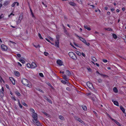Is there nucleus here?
Returning <instances> with one entry per match:
<instances>
[{
  "instance_id": "obj_1",
  "label": "nucleus",
  "mask_w": 126,
  "mask_h": 126,
  "mask_svg": "<svg viewBox=\"0 0 126 126\" xmlns=\"http://www.w3.org/2000/svg\"><path fill=\"white\" fill-rule=\"evenodd\" d=\"M33 119L32 120L33 122L38 126H42L40 122L38 120L37 114L36 113H33L32 115Z\"/></svg>"
},
{
  "instance_id": "obj_2",
  "label": "nucleus",
  "mask_w": 126,
  "mask_h": 126,
  "mask_svg": "<svg viewBox=\"0 0 126 126\" xmlns=\"http://www.w3.org/2000/svg\"><path fill=\"white\" fill-rule=\"evenodd\" d=\"M22 83L24 85L29 87L30 88L32 87V84L30 81L27 80L24 78L22 79L21 80Z\"/></svg>"
},
{
  "instance_id": "obj_3",
  "label": "nucleus",
  "mask_w": 126,
  "mask_h": 126,
  "mask_svg": "<svg viewBox=\"0 0 126 126\" xmlns=\"http://www.w3.org/2000/svg\"><path fill=\"white\" fill-rule=\"evenodd\" d=\"M69 56L74 60H76L77 58L75 54L72 52H70L68 53Z\"/></svg>"
},
{
  "instance_id": "obj_4",
  "label": "nucleus",
  "mask_w": 126,
  "mask_h": 126,
  "mask_svg": "<svg viewBox=\"0 0 126 126\" xmlns=\"http://www.w3.org/2000/svg\"><path fill=\"white\" fill-rule=\"evenodd\" d=\"M86 84L88 87L90 89H92L93 88L92 84L89 81L87 82H86Z\"/></svg>"
},
{
  "instance_id": "obj_5",
  "label": "nucleus",
  "mask_w": 126,
  "mask_h": 126,
  "mask_svg": "<svg viewBox=\"0 0 126 126\" xmlns=\"http://www.w3.org/2000/svg\"><path fill=\"white\" fill-rule=\"evenodd\" d=\"M75 35L79 37V39L81 41L84 43L87 44V42L86 40L84 39V38H80V37L78 35H77L76 34H75Z\"/></svg>"
},
{
  "instance_id": "obj_6",
  "label": "nucleus",
  "mask_w": 126,
  "mask_h": 126,
  "mask_svg": "<svg viewBox=\"0 0 126 126\" xmlns=\"http://www.w3.org/2000/svg\"><path fill=\"white\" fill-rule=\"evenodd\" d=\"M74 118L76 120L79 121L82 124H83L84 123V122L82 121L78 117L75 116L74 117Z\"/></svg>"
},
{
  "instance_id": "obj_7",
  "label": "nucleus",
  "mask_w": 126,
  "mask_h": 126,
  "mask_svg": "<svg viewBox=\"0 0 126 126\" xmlns=\"http://www.w3.org/2000/svg\"><path fill=\"white\" fill-rule=\"evenodd\" d=\"M2 49L3 51H5L8 49L7 47L4 45H2L1 46Z\"/></svg>"
},
{
  "instance_id": "obj_8",
  "label": "nucleus",
  "mask_w": 126,
  "mask_h": 126,
  "mask_svg": "<svg viewBox=\"0 0 126 126\" xmlns=\"http://www.w3.org/2000/svg\"><path fill=\"white\" fill-rule=\"evenodd\" d=\"M55 46L56 47H59V40H56L55 42Z\"/></svg>"
},
{
  "instance_id": "obj_9",
  "label": "nucleus",
  "mask_w": 126,
  "mask_h": 126,
  "mask_svg": "<svg viewBox=\"0 0 126 126\" xmlns=\"http://www.w3.org/2000/svg\"><path fill=\"white\" fill-rule=\"evenodd\" d=\"M37 66L36 64L33 62H32L31 64V68H34Z\"/></svg>"
},
{
  "instance_id": "obj_10",
  "label": "nucleus",
  "mask_w": 126,
  "mask_h": 126,
  "mask_svg": "<svg viewBox=\"0 0 126 126\" xmlns=\"http://www.w3.org/2000/svg\"><path fill=\"white\" fill-rule=\"evenodd\" d=\"M57 63L58 65L60 66H61L63 64L62 61L60 60H58L57 61Z\"/></svg>"
},
{
  "instance_id": "obj_11",
  "label": "nucleus",
  "mask_w": 126,
  "mask_h": 126,
  "mask_svg": "<svg viewBox=\"0 0 126 126\" xmlns=\"http://www.w3.org/2000/svg\"><path fill=\"white\" fill-rule=\"evenodd\" d=\"M112 101L113 102L114 105L117 106H119L118 102L116 101H114L113 100H112Z\"/></svg>"
},
{
  "instance_id": "obj_12",
  "label": "nucleus",
  "mask_w": 126,
  "mask_h": 126,
  "mask_svg": "<svg viewBox=\"0 0 126 126\" xmlns=\"http://www.w3.org/2000/svg\"><path fill=\"white\" fill-rule=\"evenodd\" d=\"M14 73L15 75L19 77L20 75V73L19 72L17 71H15Z\"/></svg>"
},
{
  "instance_id": "obj_13",
  "label": "nucleus",
  "mask_w": 126,
  "mask_h": 126,
  "mask_svg": "<svg viewBox=\"0 0 126 126\" xmlns=\"http://www.w3.org/2000/svg\"><path fill=\"white\" fill-rule=\"evenodd\" d=\"M10 80L12 81L13 84L15 85V80L12 77L10 78Z\"/></svg>"
},
{
  "instance_id": "obj_14",
  "label": "nucleus",
  "mask_w": 126,
  "mask_h": 126,
  "mask_svg": "<svg viewBox=\"0 0 126 126\" xmlns=\"http://www.w3.org/2000/svg\"><path fill=\"white\" fill-rule=\"evenodd\" d=\"M112 120L118 125L119 126H122L121 125L119 124V122H118L114 119H112Z\"/></svg>"
},
{
  "instance_id": "obj_15",
  "label": "nucleus",
  "mask_w": 126,
  "mask_h": 126,
  "mask_svg": "<svg viewBox=\"0 0 126 126\" xmlns=\"http://www.w3.org/2000/svg\"><path fill=\"white\" fill-rule=\"evenodd\" d=\"M120 108L123 112L124 113H125V110L124 108L122 106H120Z\"/></svg>"
},
{
  "instance_id": "obj_16",
  "label": "nucleus",
  "mask_w": 126,
  "mask_h": 126,
  "mask_svg": "<svg viewBox=\"0 0 126 126\" xmlns=\"http://www.w3.org/2000/svg\"><path fill=\"white\" fill-rule=\"evenodd\" d=\"M30 10L32 15V16L33 18H35V17L34 16V14L32 12V10L31 8H30Z\"/></svg>"
},
{
  "instance_id": "obj_17",
  "label": "nucleus",
  "mask_w": 126,
  "mask_h": 126,
  "mask_svg": "<svg viewBox=\"0 0 126 126\" xmlns=\"http://www.w3.org/2000/svg\"><path fill=\"white\" fill-rule=\"evenodd\" d=\"M84 27L85 28L87 29L88 31H90L91 30V29L89 27H88L86 25H84Z\"/></svg>"
},
{
  "instance_id": "obj_18",
  "label": "nucleus",
  "mask_w": 126,
  "mask_h": 126,
  "mask_svg": "<svg viewBox=\"0 0 126 126\" xmlns=\"http://www.w3.org/2000/svg\"><path fill=\"white\" fill-rule=\"evenodd\" d=\"M59 118L62 120H64L65 119L63 116L62 115H59Z\"/></svg>"
},
{
  "instance_id": "obj_19",
  "label": "nucleus",
  "mask_w": 126,
  "mask_h": 126,
  "mask_svg": "<svg viewBox=\"0 0 126 126\" xmlns=\"http://www.w3.org/2000/svg\"><path fill=\"white\" fill-rule=\"evenodd\" d=\"M113 92L115 93H117L118 92V90L116 87H114L113 88Z\"/></svg>"
},
{
  "instance_id": "obj_20",
  "label": "nucleus",
  "mask_w": 126,
  "mask_h": 126,
  "mask_svg": "<svg viewBox=\"0 0 126 126\" xmlns=\"http://www.w3.org/2000/svg\"><path fill=\"white\" fill-rule=\"evenodd\" d=\"M70 5L74 6H75L76 5V4L74 2H70Z\"/></svg>"
},
{
  "instance_id": "obj_21",
  "label": "nucleus",
  "mask_w": 126,
  "mask_h": 126,
  "mask_svg": "<svg viewBox=\"0 0 126 126\" xmlns=\"http://www.w3.org/2000/svg\"><path fill=\"white\" fill-rule=\"evenodd\" d=\"M23 18V15L22 14H21L19 15L18 19L21 20H22Z\"/></svg>"
},
{
  "instance_id": "obj_22",
  "label": "nucleus",
  "mask_w": 126,
  "mask_h": 126,
  "mask_svg": "<svg viewBox=\"0 0 126 126\" xmlns=\"http://www.w3.org/2000/svg\"><path fill=\"white\" fill-rule=\"evenodd\" d=\"M66 74L68 76H69L71 74L70 73V72L68 70H66Z\"/></svg>"
},
{
  "instance_id": "obj_23",
  "label": "nucleus",
  "mask_w": 126,
  "mask_h": 126,
  "mask_svg": "<svg viewBox=\"0 0 126 126\" xmlns=\"http://www.w3.org/2000/svg\"><path fill=\"white\" fill-rule=\"evenodd\" d=\"M112 35L113 36V37L115 39H116L117 38V35L114 33H113L112 34Z\"/></svg>"
},
{
  "instance_id": "obj_24",
  "label": "nucleus",
  "mask_w": 126,
  "mask_h": 126,
  "mask_svg": "<svg viewBox=\"0 0 126 126\" xmlns=\"http://www.w3.org/2000/svg\"><path fill=\"white\" fill-rule=\"evenodd\" d=\"M91 57L92 60L94 61L95 62L96 61V59L93 56H92Z\"/></svg>"
},
{
  "instance_id": "obj_25",
  "label": "nucleus",
  "mask_w": 126,
  "mask_h": 126,
  "mask_svg": "<svg viewBox=\"0 0 126 126\" xmlns=\"http://www.w3.org/2000/svg\"><path fill=\"white\" fill-rule=\"evenodd\" d=\"M47 84L52 89H53L54 88L51 85V84L49 83L48 82L47 83Z\"/></svg>"
},
{
  "instance_id": "obj_26",
  "label": "nucleus",
  "mask_w": 126,
  "mask_h": 126,
  "mask_svg": "<svg viewBox=\"0 0 126 126\" xmlns=\"http://www.w3.org/2000/svg\"><path fill=\"white\" fill-rule=\"evenodd\" d=\"M18 96H21V94L18 92L16 91L15 93Z\"/></svg>"
},
{
  "instance_id": "obj_27",
  "label": "nucleus",
  "mask_w": 126,
  "mask_h": 126,
  "mask_svg": "<svg viewBox=\"0 0 126 126\" xmlns=\"http://www.w3.org/2000/svg\"><path fill=\"white\" fill-rule=\"evenodd\" d=\"M18 105H19V107L20 108H22V106L21 105L20 103V101H19V100H18Z\"/></svg>"
},
{
  "instance_id": "obj_28",
  "label": "nucleus",
  "mask_w": 126,
  "mask_h": 126,
  "mask_svg": "<svg viewBox=\"0 0 126 126\" xmlns=\"http://www.w3.org/2000/svg\"><path fill=\"white\" fill-rule=\"evenodd\" d=\"M19 61L23 63H24L25 62L24 60L22 59H20Z\"/></svg>"
},
{
  "instance_id": "obj_29",
  "label": "nucleus",
  "mask_w": 126,
  "mask_h": 126,
  "mask_svg": "<svg viewBox=\"0 0 126 126\" xmlns=\"http://www.w3.org/2000/svg\"><path fill=\"white\" fill-rule=\"evenodd\" d=\"M82 108L83 110H87V107L85 106H82Z\"/></svg>"
},
{
  "instance_id": "obj_30",
  "label": "nucleus",
  "mask_w": 126,
  "mask_h": 126,
  "mask_svg": "<svg viewBox=\"0 0 126 126\" xmlns=\"http://www.w3.org/2000/svg\"><path fill=\"white\" fill-rule=\"evenodd\" d=\"M105 29L106 30L110 31H112V29H111L110 28H105Z\"/></svg>"
},
{
  "instance_id": "obj_31",
  "label": "nucleus",
  "mask_w": 126,
  "mask_h": 126,
  "mask_svg": "<svg viewBox=\"0 0 126 126\" xmlns=\"http://www.w3.org/2000/svg\"><path fill=\"white\" fill-rule=\"evenodd\" d=\"M56 40H59V41L60 38V36L59 35H57L56 36Z\"/></svg>"
},
{
  "instance_id": "obj_32",
  "label": "nucleus",
  "mask_w": 126,
  "mask_h": 126,
  "mask_svg": "<svg viewBox=\"0 0 126 126\" xmlns=\"http://www.w3.org/2000/svg\"><path fill=\"white\" fill-rule=\"evenodd\" d=\"M76 53L79 56H80L81 55V53L79 51H77Z\"/></svg>"
},
{
  "instance_id": "obj_33",
  "label": "nucleus",
  "mask_w": 126,
  "mask_h": 126,
  "mask_svg": "<svg viewBox=\"0 0 126 126\" xmlns=\"http://www.w3.org/2000/svg\"><path fill=\"white\" fill-rule=\"evenodd\" d=\"M38 36L40 39H43V38L42 37L41 34L40 33H38Z\"/></svg>"
},
{
  "instance_id": "obj_34",
  "label": "nucleus",
  "mask_w": 126,
  "mask_h": 126,
  "mask_svg": "<svg viewBox=\"0 0 126 126\" xmlns=\"http://www.w3.org/2000/svg\"><path fill=\"white\" fill-rule=\"evenodd\" d=\"M4 92V89L3 87H2L1 89L0 90V93H3Z\"/></svg>"
},
{
  "instance_id": "obj_35",
  "label": "nucleus",
  "mask_w": 126,
  "mask_h": 126,
  "mask_svg": "<svg viewBox=\"0 0 126 126\" xmlns=\"http://www.w3.org/2000/svg\"><path fill=\"white\" fill-rule=\"evenodd\" d=\"M37 90H38V91H39L40 92H41L43 93H44V92L41 89H40L38 88V89H37Z\"/></svg>"
},
{
  "instance_id": "obj_36",
  "label": "nucleus",
  "mask_w": 126,
  "mask_h": 126,
  "mask_svg": "<svg viewBox=\"0 0 126 126\" xmlns=\"http://www.w3.org/2000/svg\"><path fill=\"white\" fill-rule=\"evenodd\" d=\"M21 20H20L18 19V20L17 21H16L17 24L18 25V24H19V23H20V22H21Z\"/></svg>"
},
{
  "instance_id": "obj_37",
  "label": "nucleus",
  "mask_w": 126,
  "mask_h": 126,
  "mask_svg": "<svg viewBox=\"0 0 126 126\" xmlns=\"http://www.w3.org/2000/svg\"><path fill=\"white\" fill-rule=\"evenodd\" d=\"M27 66L28 67L31 68V65L30 63H28L27 64Z\"/></svg>"
},
{
  "instance_id": "obj_38",
  "label": "nucleus",
  "mask_w": 126,
  "mask_h": 126,
  "mask_svg": "<svg viewBox=\"0 0 126 126\" xmlns=\"http://www.w3.org/2000/svg\"><path fill=\"white\" fill-rule=\"evenodd\" d=\"M62 77H63V78L64 79H65L66 78H67V76H66V75H63Z\"/></svg>"
},
{
  "instance_id": "obj_39",
  "label": "nucleus",
  "mask_w": 126,
  "mask_h": 126,
  "mask_svg": "<svg viewBox=\"0 0 126 126\" xmlns=\"http://www.w3.org/2000/svg\"><path fill=\"white\" fill-rule=\"evenodd\" d=\"M44 55L46 56H47V55L49 54L47 52H44Z\"/></svg>"
},
{
  "instance_id": "obj_40",
  "label": "nucleus",
  "mask_w": 126,
  "mask_h": 126,
  "mask_svg": "<svg viewBox=\"0 0 126 126\" xmlns=\"http://www.w3.org/2000/svg\"><path fill=\"white\" fill-rule=\"evenodd\" d=\"M12 15L13 16H14V14H13L12 13H11L10 14V15H8V17H11V16Z\"/></svg>"
},
{
  "instance_id": "obj_41",
  "label": "nucleus",
  "mask_w": 126,
  "mask_h": 126,
  "mask_svg": "<svg viewBox=\"0 0 126 126\" xmlns=\"http://www.w3.org/2000/svg\"><path fill=\"white\" fill-rule=\"evenodd\" d=\"M30 110L31 112L33 113H35L34 110L33 109H30Z\"/></svg>"
},
{
  "instance_id": "obj_42",
  "label": "nucleus",
  "mask_w": 126,
  "mask_h": 126,
  "mask_svg": "<svg viewBox=\"0 0 126 126\" xmlns=\"http://www.w3.org/2000/svg\"><path fill=\"white\" fill-rule=\"evenodd\" d=\"M39 75L40 76L42 77H43L44 76L43 74L42 73H39Z\"/></svg>"
},
{
  "instance_id": "obj_43",
  "label": "nucleus",
  "mask_w": 126,
  "mask_h": 126,
  "mask_svg": "<svg viewBox=\"0 0 126 126\" xmlns=\"http://www.w3.org/2000/svg\"><path fill=\"white\" fill-rule=\"evenodd\" d=\"M64 84H66L67 82L66 81H65L63 80H62L61 81Z\"/></svg>"
},
{
  "instance_id": "obj_44",
  "label": "nucleus",
  "mask_w": 126,
  "mask_h": 126,
  "mask_svg": "<svg viewBox=\"0 0 126 126\" xmlns=\"http://www.w3.org/2000/svg\"><path fill=\"white\" fill-rule=\"evenodd\" d=\"M77 0L78 1V2L80 4H82V2L81 1V0Z\"/></svg>"
},
{
  "instance_id": "obj_45",
  "label": "nucleus",
  "mask_w": 126,
  "mask_h": 126,
  "mask_svg": "<svg viewBox=\"0 0 126 126\" xmlns=\"http://www.w3.org/2000/svg\"><path fill=\"white\" fill-rule=\"evenodd\" d=\"M47 100V101L48 102H49L51 104L52 103V102L51 101L50 99H49L48 98Z\"/></svg>"
},
{
  "instance_id": "obj_46",
  "label": "nucleus",
  "mask_w": 126,
  "mask_h": 126,
  "mask_svg": "<svg viewBox=\"0 0 126 126\" xmlns=\"http://www.w3.org/2000/svg\"><path fill=\"white\" fill-rule=\"evenodd\" d=\"M107 115L109 117V118L111 119L112 120V119H112L110 116V115L108 114V113H107Z\"/></svg>"
},
{
  "instance_id": "obj_47",
  "label": "nucleus",
  "mask_w": 126,
  "mask_h": 126,
  "mask_svg": "<svg viewBox=\"0 0 126 126\" xmlns=\"http://www.w3.org/2000/svg\"><path fill=\"white\" fill-rule=\"evenodd\" d=\"M66 84L70 86H72V85L70 83H69L68 82H67Z\"/></svg>"
},
{
  "instance_id": "obj_48",
  "label": "nucleus",
  "mask_w": 126,
  "mask_h": 126,
  "mask_svg": "<svg viewBox=\"0 0 126 126\" xmlns=\"http://www.w3.org/2000/svg\"><path fill=\"white\" fill-rule=\"evenodd\" d=\"M43 98H44V99L45 100H47L48 99V98L47 97V96H43Z\"/></svg>"
},
{
  "instance_id": "obj_49",
  "label": "nucleus",
  "mask_w": 126,
  "mask_h": 126,
  "mask_svg": "<svg viewBox=\"0 0 126 126\" xmlns=\"http://www.w3.org/2000/svg\"><path fill=\"white\" fill-rule=\"evenodd\" d=\"M9 41V42H10L11 43H12L14 45H15V44H16L15 43V42H13V41Z\"/></svg>"
},
{
  "instance_id": "obj_50",
  "label": "nucleus",
  "mask_w": 126,
  "mask_h": 126,
  "mask_svg": "<svg viewBox=\"0 0 126 126\" xmlns=\"http://www.w3.org/2000/svg\"><path fill=\"white\" fill-rule=\"evenodd\" d=\"M22 104L24 106H27V105L25 103L23 102L22 103Z\"/></svg>"
},
{
  "instance_id": "obj_51",
  "label": "nucleus",
  "mask_w": 126,
  "mask_h": 126,
  "mask_svg": "<svg viewBox=\"0 0 126 126\" xmlns=\"http://www.w3.org/2000/svg\"><path fill=\"white\" fill-rule=\"evenodd\" d=\"M45 115L47 116H49V115L48 114H47V113L46 112H44L43 113Z\"/></svg>"
},
{
  "instance_id": "obj_52",
  "label": "nucleus",
  "mask_w": 126,
  "mask_h": 126,
  "mask_svg": "<svg viewBox=\"0 0 126 126\" xmlns=\"http://www.w3.org/2000/svg\"><path fill=\"white\" fill-rule=\"evenodd\" d=\"M0 81L1 82H2V81L3 82H4V81L3 80V79L1 77H0Z\"/></svg>"
},
{
  "instance_id": "obj_53",
  "label": "nucleus",
  "mask_w": 126,
  "mask_h": 126,
  "mask_svg": "<svg viewBox=\"0 0 126 126\" xmlns=\"http://www.w3.org/2000/svg\"><path fill=\"white\" fill-rule=\"evenodd\" d=\"M103 61L105 63H106L108 61L106 60L103 59Z\"/></svg>"
},
{
  "instance_id": "obj_54",
  "label": "nucleus",
  "mask_w": 126,
  "mask_h": 126,
  "mask_svg": "<svg viewBox=\"0 0 126 126\" xmlns=\"http://www.w3.org/2000/svg\"><path fill=\"white\" fill-rule=\"evenodd\" d=\"M66 89L68 91H70L71 90L70 88L69 87H67L66 88Z\"/></svg>"
},
{
  "instance_id": "obj_55",
  "label": "nucleus",
  "mask_w": 126,
  "mask_h": 126,
  "mask_svg": "<svg viewBox=\"0 0 126 126\" xmlns=\"http://www.w3.org/2000/svg\"><path fill=\"white\" fill-rule=\"evenodd\" d=\"M15 5V2H14L12 4V7H14Z\"/></svg>"
},
{
  "instance_id": "obj_56",
  "label": "nucleus",
  "mask_w": 126,
  "mask_h": 126,
  "mask_svg": "<svg viewBox=\"0 0 126 126\" xmlns=\"http://www.w3.org/2000/svg\"><path fill=\"white\" fill-rule=\"evenodd\" d=\"M17 56L19 57H21V55L20 54H17Z\"/></svg>"
},
{
  "instance_id": "obj_57",
  "label": "nucleus",
  "mask_w": 126,
  "mask_h": 126,
  "mask_svg": "<svg viewBox=\"0 0 126 126\" xmlns=\"http://www.w3.org/2000/svg\"><path fill=\"white\" fill-rule=\"evenodd\" d=\"M48 38L50 40H53V39L50 36H49L48 37Z\"/></svg>"
},
{
  "instance_id": "obj_58",
  "label": "nucleus",
  "mask_w": 126,
  "mask_h": 126,
  "mask_svg": "<svg viewBox=\"0 0 126 126\" xmlns=\"http://www.w3.org/2000/svg\"><path fill=\"white\" fill-rule=\"evenodd\" d=\"M15 5H16L17 6L19 5V4L18 2H15Z\"/></svg>"
},
{
  "instance_id": "obj_59",
  "label": "nucleus",
  "mask_w": 126,
  "mask_h": 126,
  "mask_svg": "<svg viewBox=\"0 0 126 126\" xmlns=\"http://www.w3.org/2000/svg\"><path fill=\"white\" fill-rule=\"evenodd\" d=\"M18 64V65L20 66H21L22 65L19 62L17 63Z\"/></svg>"
},
{
  "instance_id": "obj_60",
  "label": "nucleus",
  "mask_w": 126,
  "mask_h": 126,
  "mask_svg": "<svg viewBox=\"0 0 126 126\" xmlns=\"http://www.w3.org/2000/svg\"><path fill=\"white\" fill-rule=\"evenodd\" d=\"M45 39L48 42H49V43H50V40L47 38H45Z\"/></svg>"
},
{
  "instance_id": "obj_61",
  "label": "nucleus",
  "mask_w": 126,
  "mask_h": 126,
  "mask_svg": "<svg viewBox=\"0 0 126 126\" xmlns=\"http://www.w3.org/2000/svg\"><path fill=\"white\" fill-rule=\"evenodd\" d=\"M65 80L66 81V82H68V78H66V79H65Z\"/></svg>"
},
{
  "instance_id": "obj_62",
  "label": "nucleus",
  "mask_w": 126,
  "mask_h": 126,
  "mask_svg": "<svg viewBox=\"0 0 126 126\" xmlns=\"http://www.w3.org/2000/svg\"><path fill=\"white\" fill-rule=\"evenodd\" d=\"M6 88H7V89H9V86H8V85H7V84H6Z\"/></svg>"
},
{
  "instance_id": "obj_63",
  "label": "nucleus",
  "mask_w": 126,
  "mask_h": 126,
  "mask_svg": "<svg viewBox=\"0 0 126 126\" xmlns=\"http://www.w3.org/2000/svg\"><path fill=\"white\" fill-rule=\"evenodd\" d=\"M2 14H1L0 15V19H2V18H3V17L2 16Z\"/></svg>"
},
{
  "instance_id": "obj_64",
  "label": "nucleus",
  "mask_w": 126,
  "mask_h": 126,
  "mask_svg": "<svg viewBox=\"0 0 126 126\" xmlns=\"http://www.w3.org/2000/svg\"><path fill=\"white\" fill-rule=\"evenodd\" d=\"M81 55L84 57L85 56V55L82 52L81 53Z\"/></svg>"
}]
</instances>
